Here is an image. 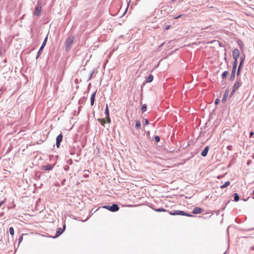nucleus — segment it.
I'll return each mask as SVG.
<instances>
[{
	"label": "nucleus",
	"mask_w": 254,
	"mask_h": 254,
	"mask_svg": "<svg viewBox=\"0 0 254 254\" xmlns=\"http://www.w3.org/2000/svg\"><path fill=\"white\" fill-rule=\"evenodd\" d=\"M242 83L241 82L240 80H237L234 84L233 86V88L232 90V92H235L241 86Z\"/></svg>",
	"instance_id": "4"
},
{
	"label": "nucleus",
	"mask_w": 254,
	"mask_h": 254,
	"mask_svg": "<svg viewBox=\"0 0 254 254\" xmlns=\"http://www.w3.org/2000/svg\"><path fill=\"white\" fill-rule=\"evenodd\" d=\"M225 99V98L224 97L223 99V101H224Z\"/></svg>",
	"instance_id": "36"
},
{
	"label": "nucleus",
	"mask_w": 254,
	"mask_h": 254,
	"mask_svg": "<svg viewBox=\"0 0 254 254\" xmlns=\"http://www.w3.org/2000/svg\"><path fill=\"white\" fill-rule=\"evenodd\" d=\"M245 56H244L243 57H242L241 58V62L240 63V65L239 66V68H238V73H237V74L239 75V73H240V68L241 67H242L244 61H245Z\"/></svg>",
	"instance_id": "8"
},
{
	"label": "nucleus",
	"mask_w": 254,
	"mask_h": 254,
	"mask_svg": "<svg viewBox=\"0 0 254 254\" xmlns=\"http://www.w3.org/2000/svg\"><path fill=\"white\" fill-rule=\"evenodd\" d=\"M253 194H254V190H253Z\"/></svg>",
	"instance_id": "37"
},
{
	"label": "nucleus",
	"mask_w": 254,
	"mask_h": 254,
	"mask_svg": "<svg viewBox=\"0 0 254 254\" xmlns=\"http://www.w3.org/2000/svg\"><path fill=\"white\" fill-rule=\"evenodd\" d=\"M105 113L106 114V122L108 123H111V119L110 118V115H109V110L108 109V105H106Z\"/></svg>",
	"instance_id": "5"
},
{
	"label": "nucleus",
	"mask_w": 254,
	"mask_h": 254,
	"mask_svg": "<svg viewBox=\"0 0 254 254\" xmlns=\"http://www.w3.org/2000/svg\"><path fill=\"white\" fill-rule=\"evenodd\" d=\"M157 212H166L167 210L163 208H159L155 210Z\"/></svg>",
	"instance_id": "21"
},
{
	"label": "nucleus",
	"mask_w": 254,
	"mask_h": 254,
	"mask_svg": "<svg viewBox=\"0 0 254 254\" xmlns=\"http://www.w3.org/2000/svg\"><path fill=\"white\" fill-rule=\"evenodd\" d=\"M19 240V241H21L22 240V237L21 236V237H20Z\"/></svg>",
	"instance_id": "35"
},
{
	"label": "nucleus",
	"mask_w": 254,
	"mask_h": 254,
	"mask_svg": "<svg viewBox=\"0 0 254 254\" xmlns=\"http://www.w3.org/2000/svg\"><path fill=\"white\" fill-rule=\"evenodd\" d=\"M54 167L53 165H47L43 167V169L44 170H51Z\"/></svg>",
	"instance_id": "13"
},
{
	"label": "nucleus",
	"mask_w": 254,
	"mask_h": 254,
	"mask_svg": "<svg viewBox=\"0 0 254 254\" xmlns=\"http://www.w3.org/2000/svg\"><path fill=\"white\" fill-rule=\"evenodd\" d=\"M141 124L139 121H136L135 122V127L136 128L138 129L140 127Z\"/></svg>",
	"instance_id": "18"
},
{
	"label": "nucleus",
	"mask_w": 254,
	"mask_h": 254,
	"mask_svg": "<svg viewBox=\"0 0 254 254\" xmlns=\"http://www.w3.org/2000/svg\"><path fill=\"white\" fill-rule=\"evenodd\" d=\"M202 211V209L198 207H195L192 211L193 214H200Z\"/></svg>",
	"instance_id": "9"
},
{
	"label": "nucleus",
	"mask_w": 254,
	"mask_h": 254,
	"mask_svg": "<svg viewBox=\"0 0 254 254\" xmlns=\"http://www.w3.org/2000/svg\"><path fill=\"white\" fill-rule=\"evenodd\" d=\"M9 233H10V234L11 235H14V229H13V228L12 227H10L9 228Z\"/></svg>",
	"instance_id": "25"
},
{
	"label": "nucleus",
	"mask_w": 254,
	"mask_h": 254,
	"mask_svg": "<svg viewBox=\"0 0 254 254\" xmlns=\"http://www.w3.org/2000/svg\"><path fill=\"white\" fill-rule=\"evenodd\" d=\"M208 150L209 147L208 146H206L204 149L201 152V155L203 157H205L207 154Z\"/></svg>",
	"instance_id": "10"
},
{
	"label": "nucleus",
	"mask_w": 254,
	"mask_h": 254,
	"mask_svg": "<svg viewBox=\"0 0 254 254\" xmlns=\"http://www.w3.org/2000/svg\"><path fill=\"white\" fill-rule=\"evenodd\" d=\"M103 207L112 212L117 211L119 209L118 205L116 204H113L112 206H104Z\"/></svg>",
	"instance_id": "3"
},
{
	"label": "nucleus",
	"mask_w": 254,
	"mask_h": 254,
	"mask_svg": "<svg viewBox=\"0 0 254 254\" xmlns=\"http://www.w3.org/2000/svg\"><path fill=\"white\" fill-rule=\"evenodd\" d=\"M96 91L94 92L91 96L90 100H91V105L92 106L94 104L95 95H96Z\"/></svg>",
	"instance_id": "12"
},
{
	"label": "nucleus",
	"mask_w": 254,
	"mask_h": 254,
	"mask_svg": "<svg viewBox=\"0 0 254 254\" xmlns=\"http://www.w3.org/2000/svg\"><path fill=\"white\" fill-rule=\"evenodd\" d=\"M182 16V15H179V16H178L174 17V19H178V18H179V17H181Z\"/></svg>",
	"instance_id": "32"
},
{
	"label": "nucleus",
	"mask_w": 254,
	"mask_h": 254,
	"mask_svg": "<svg viewBox=\"0 0 254 254\" xmlns=\"http://www.w3.org/2000/svg\"><path fill=\"white\" fill-rule=\"evenodd\" d=\"M219 103V100L218 99H217L215 101V104H218V103Z\"/></svg>",
	"instance_id": "30"
},
{
	"label": "nucleus",
	"mask_w": 254,
	"mask_h": 254,
	"mask_svg": "<svg viewBox=\"0 0 254 254\" xmlns=\"http://www.w3.org/2000/svg\"><path fill=\"white\" fill-rule=\"evenodd\" d=\"M235 71H234V72H233V71H232V75H231V77H233L234 78V76H235Z\"/></svg>",
	"instance_id": "29"
},
{
	"label": "nucleus",
	"mask_w": 254,
	"mask_h": 254,
	"mask_svg": "<svg viewBox=\"0 0 254 254\" xmlns=\"http://www.w3.org/2000/svg\"><path fill=\"white\" fill-rule=\"evenodd\" d=\"M146 108H147V107H146V105H143L141 107V111L143 112H144L146 111Z\"/></svg>",
	"instance_id": "24"
},
{
	"label": "nucleus",
	"mask_w": 254,
	"mask_h": 254,
	"mask_svg": "<svg viewBox=\"0 0 254 254\" xmlns=\"http://www.w3.org/2000/svg\"><path fill=\"white\" fill-rule=\"evenodd\" d=\"M74 40V37L73 36H70L68 37L66 41L65 51H68L70 49Z\"/></svg>",
	"instance_id": "1"
},
{
	"label": "nucleus",
	"mask_w": 254,
	"mask_h": 254,
	"mask_svg": "<svg viewBox=\"0 0 254 254\" xmlns=\"http://www.w3.org/2000/svg\"><path fill=\"white\" fill-rule=\"evenodd\" d=\"M42 10V6L41 2L39 1H38L37 4L35 7L34 15L36 16H39L41 14V12Z\"/></svg>",
	"instance_id": "2"
},
{
	"label": "nucleus",
	"mask_w": 254,
	"mask_h": 254,
	"mask_svg": "<svg viewBox=\"0 0 254 254\" xmlns=\"http://www.w3.org/2000/svg\"><path fill=\"white\" fill-rule=\"evenodd\" d=\"M4 203L3 201H1L0 202V207L2 205V204Z\"/></svg>",
	"instance_id": "34"
},
{
	"label": "nucleus",
	"mask_w": 254,
	"mask_h": 254,
	"mask_svg": "<svg viewBox=\"0 0 254 254\" xmlns=\"http://www.w3.org/2000/svg\"><path fill=\"white\" fill-rule=\"evenodd\" d=\"M170 28V25H167V26H166V27H165V30H168Z\"/></svg>",
	"instance_id": "31"
},
{
	"label": "nucleus",
	"mask_w": 254,
	"mask_h": 254,
	"mask_svg": "<svg viewBox=\"0 0 254 254\" xmlns=\"http://www.w3.org/2000/svg\"><path fill=\"white\" fill-rule=\"evenodd\" d=\"M144 121H145V125H148L149 124V122H148V120L147 119H145Z\"/></svg>",
	"instance_id": "28"
},
{
	"label": "nucleus",
	"mask_w": 254,
	"mask_h": 254,
	"mask_svg": "<svg viewBox=\"0 0 254 254\" xmlns=\"http://www.w3.org/2000/svg\"><path fill=\"white\" fill-rule=\"evenodd\" d=\"M238 64V60H234V62L233 65V72L236 71V67Z\"/></svg>",
	"instance_id": "15"
},
{
	"label": "nucleus",
	"mask_w": 254,
	"mask_h": 254,
	"mask_svg": "<svg viewBox=\"0 0 254 254\" xmlns=\"http://www.w3.org/2000/svg\"><path fill=\"white\" fill-rule=\"evenodd\" d=\"M47 39H48V37L47 36L45 38V40H44L43 41V43L41 46V47H40V49H39V51L38 52V54H40L41 51L43 50V49L44 48V47H45V46L46 45V43H47Z\"/></svg>",
	"instance_id": "11"
},
{
	"label": "nucleus",
	"mask_w": 254,
	"mask_h": 254,
	"mask_svg": "<svg viewBox=\"0 0 254 254\" xmlns=\"http://www.w3.org/2000/svg\"><path fill=\"white\" fill-rule=\"evenodd\" d=\"M153 79V76L152 75H150L148 76L146 79L147 82H151Z\"/></svg>",
	"instance_id": "17"
},
{
	"label": "nucleus",
	"mask_w": 254,
	"mask_h": 254,
	"mask_svg": "<svg viewBox=\"0 0 254 254\" xmlns=\"http://www.w3.org/2000/svg\"><path fill=\"white\" fill-rule=\"evenodd\" d=\"M232 55L234 60H238L240 56V52L238 49H235L232 52Z\"/></svg>",
	"instance_id": "7"
},
{
	"label": "nucleus",
	"mask_w": 254,
	"mask_h": 254,
	"mask_svg": "<svg viewBox=\"0 0 254 254\" xmlns=\"http://www.w3.org/2000/svg\"><path fill=\"white\" fill-rule=\"evenodd\" d=\"M169 213H170V214H171L172 215H177L176 211H174V212L170 211V212H169Z\"/></svg>",
	"instance_id": "27"
},
{
	"label": "nucleus",
	"mask_w": 254,
	"mask_h": 254,
	"mask_svg": "<svg viewBox=\"0 0 254 254\" xmlns=\"http://www.w3.org/2000/svg\"><path fill=\"white\" fill-rule=\"evenodd\" d=\"M155 140L157 142H158L160 141V137L159 136H155Z\"/></svg>",
	"instance_id": "26"
},
{
	"label": "nucleus",
	"mask_w": 254,
	"mask_h": 254,
	"mask_svg": "<svg viewBox=\"0 0 254 254\" xmlns=\"http://www.w3.org/2000/svg\"><path fill=\"white\" fill-rule=\"evenodd\" d=\"M253 250H254V246L253 247Z\"/></svg>",
	"instance_id": "38"
},
{
	"label": "nucleus",
	"mask_w": 254,
	"mask_h": 254,
	"mask_svg": "<svg viewBox=\"0 0 254 254\" xmlns=\"http://www.w3.org/2000/svg\"><path fill=\"white\" fill-rule=\"evenodd\" d=\"M176 211H177V215H185V216H191V215L187 214L185 211H183L177 210Z\"/></svg>",
	"instance_id": "14"
},
{
	"label": "nucleus",
	"mask_w": 254,
	"mask_h": 254,
	"mask_svg": "<svg viewBox=\"0 0 254 254\" xmlns=\"http://www.w3.org/2000/svg\"><path fill=\"white\" fill-rule=\"evenodd\" d=\"M228 74V72L227 71H225L223 72L222 75V77L223 78H225Z\"/></svg>",
	"instance_id": "23"
},
{
	"label": "nucleus",
	"mask_w": 254,
	"mask_h": 254,
	"mask_svg": "<svg viewBox=\"0 0 254 254\" xmlns=\"http://www.w3.org/2000/svg\"><path fill=\"white\" fill-rule=\"evenodd\" d=\"M63 140V135L62 133L60 134L56 138V146L57 148L60 146L61 142Z\"/></svg>",
	"instance_id": "6"
},
{
	"label": "nucleus",
	"mask_w": 254,
	"mask_h": 254,
	"mask_svg": "<svg viewBox=\"0 0 254 254\" xmlns=\"http://www.w3.org/2000/svg\"><path fill=\"white\" fill-rule=\"evenodd\" d=\"M239 200V196L238 193H235L234 194V200L235 201H238Z\"/></svg>",
	"instance_id": "22"
},
{
	"label": "nucleus",
	"mask_w": 254,
	"mask_h": 254,
	"mask_svg": "<svg viewBox=\"0 0 254 254\" xmlns=\"http://www.w3.org/2000/svg\"><path fill=\"white\" fill-rule=\"evenodd\" d=\"M253 135H254V132H253V131L250 132V137L252 136Z\"/></svg>",
	"instance_id": "33"
},
{
	"label": "nucleus",
	"mask_w": 254,
	"mask_h": 254,
	"mask_svg": "<svg viewBox=\"0 0 254 254\" xmlns=\"http://www.w3.org/2000/svg\"><path fill=\"white\" fill-rule=\"evenodd\" d=\"M98 121L102 126H104V125L106 123V121L104 119H98Z\"/></svg>",
	"instance_id": "20"
},
{
	"label": "nucleus",
	"mask_w": 254,
	"mask_h": 254,
	"mask_svg": "<svg viewBox=\"0 0 254 254\" xmlns=\"http://www.w3.org/2000/svg\"><path fill=\"white\" fill-rule=\"evenodd\" d=\"M63 231H64V230L62 228H59L57 231V234H56V237H57L59 236H60L63 232Z\"/></svg>",
	"instance_id": "16"
},
{
	"label": "nucleus",
	"mask_w": 254,
	"mask_h": 254,
	"mask_svg": "<svg viewBox=\"0 0 254 254\" xmlns=\"http://www.w3.org/2000/svg\"><path fill=\"white\" fill-rule=\"evenodd\" d=\"M230 182L227 181V182H225L224 185L221 186L220 187V188L221 189H224L225 188H226L227 187H228L230 185Z\"/></svg>",
	"instance_id": "19"
}]
</instances>
